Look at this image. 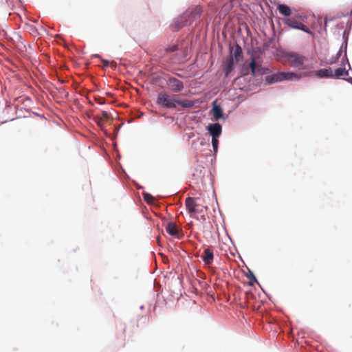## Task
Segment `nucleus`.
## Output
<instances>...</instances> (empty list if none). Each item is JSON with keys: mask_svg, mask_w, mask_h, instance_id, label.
I'll return each instance as SVG.
<instances>
[{"mask_svg": "<svg viewBox=\"0 0 352 352\" xmlns=\"http://www.w3.org/2000/svg\"><path fill=\"white\" fill-rule=\"evenodd\" d=\"M96 102L100 104H103L105 103L104 98H96Z\"/></svg>", "mask_w": 352, "mask_h": 352, "instance_id": "5701e85b", "label": "nucleus"}, {"mask_svg": "<svg viewBox=\"0 0 352 352\" xmlns=\"http://www.w3.org/2000/svg\"><path fill=\"white\" fill-rule=\"evenodd\" d=\"M203 10L201 6H195L188 9L182 16L175 22V30L177 31L184 25L190 24L199 17Z\"/></svg>", "mask_w": 352, "mask_h": 352, "instance_id": "f03ea898", "label": "nucleus"}, {"mask_svg": "<svg viewBox=\"0 0 352 352\" xmlns=\"http://www.w3.org/2000/svg\"><path fill=\"white\" fill-rule=\"evenodd\" d=\"M230 55H232L233 58L234 57L236 62L239 61L243 58V51L241 47L239 45H236L234 50L232 48Z\"/></svg>", "mask_w": 352, "mask_h": 352, "instance_id": "dca6fc26", "label": "nucleus"}, {"mask_svg": "<svg viewBox=\"0 0 352 352\" xmlns=\"http://www.w3.org/2000/svg\"><path fill=\"white\" fill-rule=\"evenodd\" d=\"M301 75L294 72H277L265 77V82L267 84H274L283 80H299Z\"/></svg>", "mask_w": 352, "mask_h": 352, "instance_id": "7ed1b4c3", "label": "nucleus"}, {"mask_svg": "<svg viewBox=\"0 0 352 352\" xmlns=\"http://www.w3.org/2000/svg\"><path fill=\"white\" fill-rule=\"evenodd\" d=\"M245 74H248V71L244 72Z\"/></svg>", "mask_w": 352, "mask_h": 352, "instance_id": "bb28decb", "label": "nucleus"}, {"mask_svg": "<svg viewBox=\"0 0 352 352\" xmlns=\"http://www.w3.org/2000/svg\"><path fill=\"white\" fill-rule=\"evenodd\" d=\"M212 113L215 120H218L223 117L221 107L214 101L212 104Z\"/></svg>", "mask_w": 352, "mask_h": 352, "instance_id": "4468645a", "label": "nucleus"}, {"mask_svg": "<svg viewBox=\"0 0 352 352\" xmlns=\"http://www.w3.org/2000/svg\"><path fill=\"white\" fill-rule=\"evenodd\" d=\"M223 70L226 77H228L234 69V59L232 55L228 56L223 63Z\"/></svg>", "mask_w": 352, "mask_h": 352, "instance_id": "6e6552de", "label": "nucleus"}, {"mask_svg": "<svg viewBox=\"0 0 352 352\" xmlns=\"http://www.w3.org/2000/svg\"><path fill=\"white\" fill-rule=\"evenodd\" d=\"M249 67L251 69L252 74L254 76L256 75V74H265L270 71L269 69H267L265 71L261 67V65H257L254 58H252Z\"/></svg>", "mask_w": 352, "mask_h": 352, "instance_id": "9d476101", "label": "nucleus"}, {"mask_svg": "<svg viewBox=\"0 0 352 352\" xmlns=\"http://www.w3.org/2000/svg\"><path fill=\"white\" fill-rule=\"evenodd\" d=\"M202 219H203L204 220H206V218H205L204 215H203V216H202Z\"/></svg>", "mask_w": 352, "mask_h": 352, "instance_id": "393cba45", "label": "nucleus"}, {"mask_svg": "<svg viewBox=\"0 0 352 352\" xmlns=\"http://www.w3.org/2000/svg\"><path fill=\"white\" fill-rule=\"evenodd\" d=\"M208 130L212 138H219L221 134L222 127L220 124L216 123L210 124L208 127Z\"/></svg>", "mask_w": 352, "mask_h": 352, "instance_id": "9b49d317", "label": "nucleus"}, {"mask_svg": "<svg viewBox=\"0 0 352 352\" xmlns=\"http://www.w3.org/2000/svg\"><path fill=\"white\" fill-rule=\"evenodd\" d=\"M156 103L166 109H175L177 104L184 108H191L195 105V102L185 100H181L176 95H170L165 91L158 94Z\"/></svg>", "mask_w": 352, "mask_h": 352, "instance_id": "f257e3e1", "label": "nucleus"}, {"mask_svg": "<svg viewBox=\"0 0 352 352\" xmlns=\"http://www.w3.org/2000/svg\"><path fill=\"white\" fill-rule=\"evenodd\" d=\"M177 50H178L177 45H170V46L168 47L166 49V52L167 54L172 53V52H174L177 51Z\"/></svg>", "mask_w": 352, "mask_h": 352, "instance_id": "6ab92c4d", "label": "nucleus"}, {"mask_svg": "<svg viewBox=\"0 0 352 352\" xmlns=\"http://www.w3.org/2000/svg\"><path fill=\"white\" fill-rule=\"evenodd\" d=\"M109 118V114L107 111H102L101 115L95 116V120L99 126H102L105 122Z\"/></svg>", "mask_w": 352, "mask_h": 352, "instance_id": "2eb2a0df", "label": "nucleus"}, {"mask_svg": "<svg viewBox=\"0 0 352 352\" xmlns=\"http://www.w3.org/2000/svg\"><path fill=\"white\" fill-rule=\"evenodd\" d=\"M285 23L292 28L302 30L303 32L311 35L314 34V33L305 25H304L294 17L286 19L285 20Z\"/></svg>", "mask_w": 352, "mask_h": 352, "instance_id": "39448f33", "label": "nucleus"}, {"mask_svg": "<svg viewBox=\"0 0 352 352\" xmlns=\"http://www.w3.org/2000/svg\"><path fill=\"white\" fill-rule=\"evenodd\" d=\"M166 231L171 236H177L178 234V228L173 222H168L166 224Z\"/></svg>", "mask_w": 352, "mask_h": 352, "instance_id": "f3484780", "label": "nucleus"}, {"mask_svg": "<svg viewBox=\"0 0 352 352\" xmlns=\"http://www.w3.org/2000/svg\"><path fill=\"white\" fill-rule=\"evenodd\" d=\"M285 60L289 63L290 66L305 69L304 63L307 60L306 57L295 52L287 53L285 55Z\"/></svg>", "mask_w": 352, "mask_h": 352, "instance_id": "20e7f679", "label": "nucleus"}, {"mask_svg": "<svg viewBox=\"0 0 352 352\" xmlns=\"http://www.w3.org/2000/svg\"><path fill=\"white\" fill-rule=\"evenodd\" d=\"M349 75L348 71L346 70L345 67H338L334 71L333 70L332 78H342L346 80L348 82L352 84V78H345V76Z\"/></svg>", "mask_w": 352, "mask_h": 352, "instance_id": "0eeeda50", "label": "nucleus"}, {"mask_svg": "<svg viewBox=\"0 0 352 352\" xmlns=\"http://www.w3.org/2000/svg\"><path fill=\"white\" fill-rule=\"evenodd\" d=\"M201 257L205 265H210L212 264L214 259L212 250L210 248H206Z\"/></svg>", "mask_w": 352, "mask_h": 352, "instance_id": "f8f14e48", "label": "nucleus"}, {"mask_svg": "<svg viewBox=\"0 0 352 352\" xmlns=\"http://www.w3.org/2000/svg\"><path fill=\"white\" fill-rule=\"evenodd\" d=\"M277 9L283 16H289L292 14L291 8L285 4H279Z\"/></svg>", "mask_w": 352, "mask_h": 352, "instance_id": "a211bd4d", "label": "nucleus"}, {"mask_svg": "<svg viewBox=\"0 0 352 352\" xmlns=\"http://www.w3.org/2000/svg\"><path fill=\"white\" fill-rule=\"evenodd\" d=\"M185 205L186 210L190 214H195L198 212L197 210V207L198 206L197 204L195 201V199L192 197H188L186 199Z\"/></svg>", "mask_w": 352, "mask_h": 352, "instance_id": "1a4fd4ad", "label": "nucleus"}, {"mask_svg": "<svg viewBox=\"0 0 352 352\" xmlns=\"http://www.w3.org/2000/svg\"><path fill=\"white\" fill-rule=\"evenodd\" d=\"M166 85L168 88L174 93L181 92L184 88L183 82L173 76H169L167 78Z\"/></svg>", "mask_w": 352, "mask_h": 352, "instance_id": "423d86ee", "label": "nucleus"}, {"mask_svg": "<svg viewBox=\"0 0 352 352\" xmlns=\"http://www.w3.org/2000/svg\"><path fill=\"white\" fill-rule=\"evenodd\" d=\"M231 2H232L234 0H230Z\"/></svg>", "mask_w": 352, "mask_h": 352, "instance_id": "cd10ccee", "label": "nucleus"}, {"mask_svg": "<svg viewBox=\"0 0 352 352\" xmlns=\"http://www.w3.org/2000/svg\"><path fill=\"white\" fill-rule=\"evenodd\" d=\"M341 54H342V50H339V51H338V52H337V54H336V58H335L334 60H330V61H329V63H330V64H333V63H336V60H337V59L340 58V56H341Z\"/></svg>", "mask_w": 352, "mask_h": 352, "instance_id": "4be33fe9", "label": "nucleus"}, {"mask_svg": "<svg viewBox=\"0 0 352 352\" xmlns=\"http://www.w3.org/2000/svg\"><path fill=\"white\" fill-rule=\"evenodd\" d=\"M315 75L319 78H331L333 77V69L331 67L321 69L315 72Z\"/></svg>", "mask_w": 352, "mask_h": 352, "instance_id": "ddd939ff", "label": "nucleus"}, {"mask_svg": "<svg viewBox=\"0 0 352 352\" xmlns=\"http://www.w3.org/2000/svg\"><path fill=\"white\" fill-rule=\"evenodd\" d=\"M247 278L250 280L251 285L252 284V283L256 282V277L254 276L253 273L251 272H250L249 274H247Z\"/></svg>", "mask_w": 352, "mask_h": 352, "instance_id": "412c9836", "label": "nucleus"}, {"mask_svg": "<svg viewBox=\"0 0 352 352\" xmlns=\"http://www.w3.org/2000/svg\"><path fill=\"white\" fill-rule=\"evenodd\" d=\"M300 18H302V19H304L305 16H300Z\"/></svg>", "mask_w": 352, "mask_h": 352, "instance_id": "a878e982", "label": "nucleus"}, {"mask_svg": "<svg viewBox=\"0 0 352 352\" xmlns=\"http://www.w3.org/2000/svg\"><path fill=\"white\" fill-rule=\"evenodd\" d=\"M102 63H103V66L104 67H108L109 66V61L107 60H102Z\"/></svg>", "mask_w": 352, "mask_h": 352, "instance_id": "b1692460", "label": "nucleus"}, {"mask_svg": "<svg viewBox=\"0 0 352 352\" xmlns=\"http://www.w3.org/2000/svg\"><path fill=\"white\" fill-rule=\"evenodd\" d=\"M217 138H212V144L214 152H216L218 148L219 140Z\"/></svg>", "mask_w": 352, "mask_h": 352, "instance_id": "aec40b11", "label": "nucleus"}]
</instances>
